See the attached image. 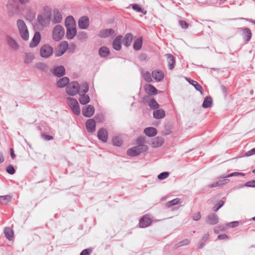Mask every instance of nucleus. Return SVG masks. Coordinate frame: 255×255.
<instances>
[{"instance_id": "cd10ccee", "label": "nucleus", "mask_w": 255, "mask_h": 255, "mask_svg": "<svg viewBox=\"0 0 255 255\" xmlns=\"http://www.w3.org/2000/svg\"><path fill=\"white\" fill-rule=\"evenodd\" d=\"M65 25L66 27H75V21L72 16H68L65 21Z\"/></svg>"}, {"instance_id": "bf43d9fd", "label": "nucleus", "mask_w": 255, "mask_h": 255, "mask_svg": "<svg viewBox=\"0 0 255 255\" xmlns=\"http://www.w3.org/2000/svg\"><path fill=\"white\" fill-rule=\"evenodd\" d=\"M132 8L133 10H135L137 12H142V8L137 4H132Z\"/></svg>"}, {"instance_id": "9b49d317", "label": "nucleus", "mask_w": 255, "mask_h": 255, "mask_svg": "<svg viewBox=\"0 0 255 255\" xmlns=\"http://www.w3.org/2000/svg\"><path fill=\"white\" fill-rule=\"evenodd\" d=\"M152 220L147 216H143L139 220V224L140 228H146L151 225Z\"/></svg>"}, {"instance_id": "37998d69", "label": "nucleus", "mask_w": 255, "mask_h": 255, "mask_svg": "<svg viewBox=\"0 0 255 255\" xmlns=\"http://www.w3.org/2000/svg\"><path fill=\"white\" fill-rule=\"evenodd\" d=\"M67 101L70 108H73V107L77 106L78 105V104H79L77 101L76 99L70 97L67 98Z\"/></svg>"}, {"instance_id": "2f4dec72", "label": "nucleus", "mask_w": 255, "mask_h": 255, "mask_svg": "<svg viewBox=\"0 0 255 255\" xmlns=\"http://www.w3.org/2000/svg\"><path fill=\"white\" fill-rule=\"evenodd\" d=\"M78 90L79 95L86 94L89 90L88 84L87 83H83L81 85L79 84Z\"/></svg>"}, {"instance_id": "7ed1b4c3", "label": "nucleus", "mask_w": 255, "mask_h": 255, "mask_svg": "<svg viewBox=\"0 0 255 255\" xmlns=\"http://www.w3.org/2000/svg\"><path fill=\"white\" fill-rule=\"evenodd\" d=\"M64 33V28L60 25H56L53 30L52 38L54 41H59L63 38Z\"/></svg>"}, {"instance_id": "9d476101", "label": "nucleus", "mask_w": 255, "mask_h": 255, "mask_svg": "<svg viewBox=\"0 0 255 255\" xmlns=\"http://www.w3.org/2000/svg\"><path fill=\"white\" fill-rule=\"evenodd\" d=\"M97 136L99 140L103 142H106L108 140V133L106 129L104 128H100L97 133Z\"/></svg>"}, {"instance_id": "ddd939ff", "label": "nucleus", "mask_w": 255, "mask_h": 255, "mask_svg": "<svg viewBox=\"0 0 255 255\" xmlns=\"http://www.w3.org/2000/svg\"><path fill=\"white\" fill-rule=\"evenodd\" d=\"M62 20V16L61 12L57 9L53 10V18L52 20V24H54L61 22Z\"/></svg>"}, {"instance_id": "ea45409f", "label": "nucleus", "mask_w": 255, "mask_h": 255, "mask_svg": "<svg viewBox=\"0 0 255 255\" xmlns=\"http://www.w3.org/2000/svg\"><path fill=\"white\" fill-rule=\"evenodd\" d=\"M190 84L193 85L197 91H200L201 93L203 91L202 87L197 82L194 80H190L189 81Z\"/></svg>"}, {"instance_id": "412c9836", "label": "nucleus", "mask_w": 255, "mask_h": 255, "mask_svg": "<svg viewBox=\"0 0 255 255\" xmlns=\"http://www.w3.org/2000/svg\"><path fill=\"white\" fill-rule=\"evenodd\" d=\"M168 63V67L170 70H172L175 65V59L174 57L171 54L166 55Z\"/></svg>"}, {"instance_id": "13d9d810", "label": "nucleus", "mask_w": 255, "mask_h": 255, "mask_svg": "<svg viewBox=\"0 0 255 255\" xmlns=\"http://www.w3.org/2000/svg\"><path fill=\"white\" fill-rule=\"evenodd\" d=\"M180 26L183 29H187L189 27V24L187 23L185 20H180L179 21Z\"/></svg>"}, {"instance_id": "aec40b11", "label": "nucleus", "mask_w": 255, "mask_h": 255, "mask_svg": "<svg viewBox=\"0 0 255 255\" xmlns=\"http://www.w3.org/2000/svg\"><path fill=\"white\" fill-rule=\"evenodd\" d=\"M144 90L145 93L150 95H155L157 94V90L151 84L146 85Z\"/></svg>"}, {"instance_id": "0e129e2a", "label": "nucleus", "mask_w": 255, "mask_h": 255, "mask_svg": "<svg viewBox=\"0 0 255 255\" xmlns=\"http://www.w3.org/2000/svg\"><path fill=\"white\" fill-rule=\"evenodd\" d=\"M190 243V241L188 239H185L180 242L178 243V246H182L184 245H187L189 244Z\"/></svg>"}, {"instance_id": "f257e3e1", "label": "nucleus", "mask_w": 255, "mask_h": 255, "mask_svg": "<svg viewBox=\"0 0 255 255\" xmlns=\"http://www.w3.org/2000/svg\"><path fill=\"white\" fill-rule=\"evenodd\" d=\"M16 25L21 38L23 40H28L29 39V32L24 21L21 19H18L16 22Z\"/></svg>"}, {"instance_id": "58836bf2", "label": "nucleus", "mask_w": 255, "mask_h": 255, "mask_svg": "<svg viewBox=\"0 0 255 255\" xmlns=\"http://www.w3.org/2000/svg\"><path fill=\"white\" fill-rule=\"evenodd\" d=\"M181 200L179 198H175V199H174L169 202H168L167 203H166V206L168 207H171L173 206H174L175 205H177L178 204H180L181 203Z\"/></svg>"}, {"instance_id": "e2e57ef3", "label": "nucleus", "mask_w": 255, "mask_h": 255, "mask_svg": "<svg viewBox=\"0 0 255 255\" xmlns=\"http://www.w3.org/2000/svg\"><path fill=\"white\" fill-rule=\"evenodd\" d=\"M200 218H201V214L199 212H198L195 213L192 217V219L194 221H198L200 219Z\"/></svg>"}, {"instance_id": "052dcab7", "label": "nucleus", "mask_w": 255, "mask_h": 255, "mask_svg": "<svg viewBox=\"0 0 255 255\" xmlns=\"http://www.w3.org/2000/svg\"><path fill=\"white\" fill-rule=\"evenodd\" d=\"M64 53L63 51L61 50V49L58 47L55 50V55L56 57H59L62 55Z\"/></svg>"}, {"instance_id": "393cba45", "label": "nucleus", "mask_w": 255, "mask_h": 255, "mask_svg": "<svg viewBox=\"0 0 255 255\" xmlns=\"http://www.w3.org/2000/svg\"><path fill=\"white\" fill-rule=\"evenodd\" d=\"M67 28L66 36L69 39H73L76 35L77 30L76 27H69Z\"/></svg>"}, {"instance_id": "423d86ee", "label": "nucleus", "mask_w": 255, "mask_h": 255, "mask_svg": "<svg viewBox=\"0 0 255 255\" xmlns=\"http://www.w3.org/2000/svg\"><path fill=\"white\" fill-rule=\"evenodd\" d=\"M238 29V31L241 33V35L245 42L248 43L250 41L252 36V33L249 28L240 27Z\"/></svg>"}, {"instance_id": "a211bd4d", "label": "nucleus", "mask_w": 255, "mask_h": 255, "mask_svg": "<svg viewBox=\"0 0 255 255\" xmlns=\"http://www.w3.org/2000/svg\"><path fill=\"white\" fill-rule=\"evenodd\" d=\"M52 73L55 76L60 77L65 74V69L64 66H59L53 69Z\"/></svg>"}, {"instance_id": "f8f14e48", "label": "nucleus", "mask_w": 255, "mask_h": 255, "mask_svg": "<svg viewBox=\"0 0 255 255\" xmlns=\"http://www.w3.org/2000/svg\"><path fill=\"white\" fill-rule=\"evenodd\" d=\"M95 112L94 107L91 105H88L87 107H85L82 109V114L86 117H92Z\"/></svg>"}, {"instance_id": "4be33fe9", "label": "nucleus", "mask_w": 255, "mask_h": 255, "mask_svg": "<svg viewBox=\"0 0 255 255\" xmlns=\"http://www.w3.org/2000/svg\"><path fill=\"white\" fill-rule=\"evenodd\" d=\"M164 142V139L162 137H156L152 139L151 146L153 148L161 146Z\"/></svg>"}, {"instance_id": "4d7b16f0", "label": "nucleus", "mask_w": 255, "mask_h": 255, "mask_svg": "<svg viewBox=\"0 0 255 255\" xmlns=\"http://www.w3.org/2000/svg\"><path fill=\"white\" fill-rule=\"evenodd\" d=\"M92 252L91 248H88L83 250L80 253V255H90Z\"/></svg>"}, {"instance_id": "2eb2a0df", "label": "nucleus", "mask_w": 255, "mask_h": 255, "mask_svg": "<svg viewBox=\"0 0 255 255\" xmlns=\"http://www.w3.org/2000/svg\"><path fill=\"white\" fill-rule=\"evenodd\" d=\"M41 40V35L39 32H36L29 44V47L33 48L37 46Z\"/></svg>"}, {"instance_id": "49530a36", "label": "nucleus", "mask_w": 255, "mask_h": 255, "mask_svg": "<svg viewBox=\"0 0 255 255\" xmlns=\"http://www.w3.org/2000/svg\"><path fill=\"white\" fill-rule=\"evenodd\" d=\"M58 47L65 53L68 47V43L67 41H62L59 44Z\"/></svg>"}, {"instance_id": "bb28decb", "label": "nucleus", "mask_w": 255, "mask_h": 255, "mask_svg": "<svg viewBox=\"0 0 255 255\" xmlns=\"http://www.w3.org/2000/svg\"><path fill=\"white\" fill-rule=\"evenodd\" d=\"M143 40L141 37L137 38L133 43V48L136 51L139 50L142 46Z\"/></svg>"}, {"instance_id": "20e7f679", "label": "nucleus", "mask_w": 255, "mask_h": 255, "mask_svg": "<svg viewBox=\"0 0 255 255\" xmlns=\"http://www.w3.org/2000/svg\"><path fill=\"white\" fill-rule=\"evenodd\" d=\"M7 8L9 16H13L18 13V4L16 0H9L7 4Z\"/></svg>"}, {"instance_id": "6ab92c4d", "label": "nucleus", "mask_w": 255, "mask_h": 255, "mask_svg": "<svg viewBox=\"0 0 255 255\" xmlns=\"http://www.w3.org/2000/svg\"><path fill=\"white\" fill-rule=\"evenodd\" d=\"M218 217L215 213L210 214L207 217V222L210 225H216L218 223Z\"/></svg>"}, {"instance_id": "09e8293b", "label": "nucleus", "mask_w": 255, "mask_h": 255, "mask_svg": "<svg viewBox=\"0 0 255 255\" xmlns=\"http://www.w3.org/2000/svg\"><path fill=\"white\" fill-rule=\"evenodd\" d=\"M245 186L250 187H255V180L249 181L246 182L244 185H240L239 188H243Z\"/></svg>"}, {"instance_id": "c756f323", "label": "nucleus", "mask_w": 255, "mask_h": 255, "mask_svg": "<svg viewBox=\"0 0 255 255\" xmlns=\"http://www.w3.org/2000/svg\"><path fill=\"white\" fill-rule=\"evenodd\" d=\"M69 82L68 78L65 77L60 79L57 82V86L59 88H63L66 86Z\"/></svg>"}, {"instance_id": "c9c22d12", "label": "nucleus", "mask_w": 255, "mask_h": 255, "mask_svg": "<svg viewBox=\"0 0 255 255\" xmlns=\"http://www.w3.org/2000/svg\"><path fill=\"white\" fill-rule=\"evenodd\" d=\"M209 237V235L208 233L205 234L202 237L201 241L199 243V245L198 246V249H201L204 246L206 242L207 241Z\"/></svg>"}, {"instance_id": "1a4fd4ad", "label": "nucleus", "mask_w": 255, "mask_h": 255, "mask_svg": "<svg viewBox=\"0 0 255 255\" xmlns=\"http://www.w3.org/2000/svg\"><path fill=\"white\" fill-rule=\"evenodd\" d=\"M78 26L80 29H87L90 25L89 18L87 16L81 17L78 20Z\"/></svg>"}, {"instance_id": "5fc2aeb1", "label": "nucleus", "mask_w": 255, "mask_h": 255, "mask_svg": "<svg viewBox=\"0 0 255 255\" xmlns=\"http://www.w3.org/2000/svg\"><path fill=\"white\" fill-rule=\"evenodd\" d=\"M73 112L76 115H79L80 113V109L79 104L71 108Z\"/></svg>"}, {"instance_id": "f03ea898", "label": "nucleus", "mask_w": 255, "mask_h": 255, "mask_svg": "<svg viewBox=\"0 0 255 255\" xmlns=\"http://www.w3.org/2000/svg\"><path fill=\"white\" fill-rule=\"evenodd\" d=\"M148 150L146 145H137L133 146L127 151V154L130 156H136L140 153L146 152Z\"/></svg>"}, {"instance_id": "680f3d73", "label": "nucleus", "mask_w": 255, "mask_h": 255, "mask_svg": "<svg viewBox=\"0 0 255 255\" xmlns=\"http://www.w3.org/2000/svg\"><path fill=\"white\" fill-rule=\"evenodd\" d=\"M229 181V179H220L217 182H218L219 186H221L222 185L227 184Z\"/></svg>"}, {"instance_id": "3c124183", "label": "nucleus", "mask_w": 255, "mask_h": 255, "mask_svg": "<svg viewBox=\"0 0 255 255\" xmlns=\"http://www.w3.org/2000/svg\"><path fill=\"white\" fill-rule=\"evenodd\" d=\"M169 172H163L160 173L158 175L157 177L159 180H163V179H165L166 178H167L168 176H169Z\"/></svg>"}, {"instance_id": "6e6552de", "label": "nucleus", "mask_w": 255, "mask_h": 255, "mask_svg": "<svg viewBox=\"0 0 255 255\" xmlns=\"http://www.w3.org/2000/svg\"><path fill=\"white\" fill-rule=\"evenodd\" d=\"M6 42L8 47L13 50H17L19 48V44L17 41L11 36L7 35L6 36Z\"/></svg>"}, {"instance_id": "a878e982", "label": "nucleus", "mask_w": 255, "mask_h": 255, "mask_svg": "<svg viewBox=\"0 0 255 255\" xmlns=\"http://www.w3.org/2000/svg\"><path fill=\"white\" fill-rule=\"evenodd\" d=\"M144 133L146 135L151 137L155 136L157 134V131L156 128L153 127H149L144 129Z\"/></svg>"}, {"instance_id": "4468645a", "label": "nucleus", "mask_w": 255, "mask_h": 255, "mask_svg": "<svg viewBox=\"0 0 255 255\" xmlns=\"http://www.w3.org/2000/svg\"><path fill=\"white\" fill-rule=\"evenodd\" d=\"M123 41V36L122 35L118 36L113 42V48L117 51L121 50L122 47V43Z\"/></svg>"}, {"instance_id": "c85d7f7f", "label": "nucleus", "mask_w": 255, "mask_h": 255, "mask_svg": "<svg viewBox=\"0 0 255 255\" xmlns=\"http://www.w3.org/2000/svg\"><path fill=\"white\" fill-rule=\"evenodd\" d=\"M153 117L156 119H160L164 118L165 116V112L162 109H158L153 111Z\"/></svg>"}, {"instance_id": "39448f33", "label": "nucleus", "mask_w": 255, "mask_h": 255, "mask_svg": "<svg viewBox=\"0 0 255 255\" xmlns=\"http://www.w3.org/2000/svg\"><path fill=\"white\" fill-rule=\"evenodd\" d=\"M79 83L73 81L68 84L66 88V93L70 96H74L78 93Z\"/></svg>"}, {"instance_id": "dca6fc26", "label": "nucleus", "mask_w": 255, "mask_h": 255, "mask_svg": "<svg viewBox=\"0 0 255 255\" xmlns=\"http://www.w3.org/2000/svg\"><path fill=\"white\" fill-rule=\"evenodd\" d=\"M152 77L157 82H160L164 77L163 72L160 70H155L152 72Z\"/></svg>"}, {"instance_id": "e433bc0d", "label": "nucleus", "mask_w": 255, "mask_h": 255, "mask_svg": "<svg viewBox=\"0 0 255 255\" xmlns=\"http://www.w3.org/2000/svg\"><path fill=\"white\" fill-rule=\"evenodd\" d=\"M113 143L114 145L120 146L123 143L122 139L120 136L116 135L113 137L112 139Z\"/></svg>"}, {"instance_id": "6e6d98bb", "label": "nucleus", "mask_w": 255, "mask_h": 255, "mask_svg": "<svg viewBox=\"0 0 255 255\" xmlns=\"http://www.w3.org/2000/svg\"><path fill=\"white\" fill-rule=\"evenodd\" d=\"M145 140L144 137L140 136L136 139V144L137 145H145Z\"/></svg>"}, {"instance_id": "69168bd1", "label": "nucleus", "mask_w": 255, "mask_h": 255, "mask_svg": "<svg viewBox=\"0 0 255 255\" xmlns=\"http://www.w3.org/2000/svg\"><path fill=\"white\" fill-rule=\"evenodd\" d=\"M254 154H255V148L251 149L245 153L246 156H250Z\"/></svg>"}, {"instance_id": "8fccbe9b", "label": "nucleus", "mask_w": 255, "mask_h": 255, "mask_svg": "<svg viewBox=\"0 0 255 255\" xmlns=\"http://www.w3.org/2000/svg\"><path fill=\"white\" fill-rule=\"evenodd\" d=\"M36 67L43 71H46L48 68V66L46 64L41 62L37 63L36 64Z\"/></svg>"}, {"instance_id": "864d4df0", "label": "nucleus", "mask_w": 255, "mask_h": 255, "mask_svg": "<svg viewBox=\"0 0 255 255\" xmlns=\"http://www.w3.org/2000/svg\"><path fill=\"white\" fill-rule=\"evenodd\" d=\"M224 204V202L223 200H221L219 201L218 204L215 205L213 208V210L215 212H217L220 208H221Z\"/></svg>"}, {"instance_id": "5701e85b", "label": "nucleus", "mask_w": 255, "mask_h": 255, "mask_svg": "<svg viewBox=\"0 0 255 255\" xmlns=\"http://www.w3.org/2000/svg\"><path fill=\"white\" fill-rule=\"evenodd\" d=\"M115 31L112 29H105L100 31L98 35L100 37L106 38L113 34Z\"/></svg>"}, {"instance_id": "79ce46f5", "label": "nucleus", "mask_w": 255, "mask_h": 255, "mask_svg": "<svg viewBox=\"0 0 255 255\" xmlns=\"http://www.w3.org/2000/svg\"><path fill=\"white\" fill-rule=\"evenodd\" d=\"M142 77L144 80L148 83H150L152 81V75L148 71H145L142 73Z\"/></svg>"}, {"instance_id": "473e14b6", "label": "nucleus", "mask_w": 255, "mask_h": 255, "mask_svg": "<svg viewBox=\"0 0 255 255\" xmlns=\"http://www.w3.org/2000/svg\"><path fill=\"white\" fill-rule=\"evenodd\" d=\"M79 101L82 105H86L90 102V99L89 96L86 94H80Z\"/></svg>"}, {"instance_id": "0eeeda50", "label": "nucleus", "mask_w": 255, "mask_h": 255, "mask_svg": "<svg viewBox=\"0 0 255 255\" xmlns=\"http://www.w3.org/2000/svg\"><path fill=\"white\" fill-rule=\"evenodd\" d=\"M53 52V49L51 46L45 44L40 48V55L42 57L47 58L52 54Z\"/></svg>"}, {"instance_id": "de8ad7c7", "label": "nucleus", "mask_w": 255, "mask_h": 255, "mask_svg": "<svg viewBox=\"0 0 255 255\" xmlns=\"http://www.w3.org/2000/svg\"><path fill=\"white\" fill-rule=\"evenodd\" d=\"M37 20L39 24L42 26H45L47 24V22L46 21L45 19L41 15L37 16Z\"/></svg>"}, {"instance_id": "4c0bfd02", "label": "nucleus", "mask_w": 255, "mask_h": 255, "mask_svg": "<svg viewBox=\"0 0 255 255\" xmlns=\"http://www.w3.org/2000/svg\"><path fill=\"white\" fill-rule=\"evenodd\" d=\"M11 201V196L9 195L0 196V204L5 205Z\"/></svg>"}, {"instance_id": "a19ab883", "label": "nucleus", "mask_w": 255, "mask_h": 255, "mask_svg": "<svg viewBox=\"0 0 255 255\" xmlns=\"http://www.w3.org/2000/svg\"><path fill=\"white\" fill-rule=\"evenodd\" d=\"M35 12L31 10H28L25 14V18L27 20L31 21L35 16Z\"/></svg>"}, {"instance_id": "774afa93", "label": "nucleus", "mask_w": 255, "mask_h": 255, "mask_svg": "<svg viewBox=\"0 0 255 255\" xmlns=\"http://www.w3.org/2000/svg\"><path fill=\"white\" fill-rule=\"evenodd\" d=\"M228 239V237L226 234H223L221 235H219L218 236V239L220 240H226V239Z\"/></svg>"}, {"instance_id": "72a5a7b5", "label": "nucleus", "mask_w": 255, "mask_h": 255, "mask_svg": "<svg viewBox=\"0 0 255 255\" xmlns=\"http://www.w3.org/2000/svg\"><path fill=\"white\" fill-rule=\"evenodd\" d=\"M99 53L101 57H106L110 54V50L107 47L103 46L100 48Z\"/></svg>"}, {"instance_id": "603ef678", "label": "nucleus", "mask_w": 255, "mask_h": 255, "mask_svg": "<svg viewBox=\"0 0 255 255\" xmlns=\"http://www.w3.org/2000/svg\"><path fill=\"white\" fill-rule=\"evenodd\" d=\"M6 170L8 173L12 175L15 172V170L13 166L11 165H9L6 167Z\"/></svg>"}, {"instance_id": "338daca9", "label": "nucleus", "mask_w": 255, "mask_h": 255, "mask_svg": "<svg viewBox=\"0 0 255 255\" xmlns=\"http://www.w3.org/2000/svg\"><path fill=\"white\" fill-rule=\"evenodd\" d=\"M41 136L46 140H50L53 139V137L52 136L46 135L45 134H42Z\"/></svg>"}, {"instance_id": "a18cd8bd", "label": "nucleus", "mask_w": 255, "mask_h": 255, "mask_svg": "<svg viewBox=\"0 0 255 255\" xmlns=\"http://www.w3.org/2000/svg\"><path fill=\"white\" fill-rule=\"evenodd\" d=\"M148 105L151 109L153 110L158 109L159 106V104L154 99L150 100Z\"/></svg>"}, {"instance_id": "f704fd0d", "label": "nucleus", "mask_w": 255, "mask_h": 255, "mask_svg": "<svg viewBox=\"0 0 255 255\" xmlns=\"http://www.w3.org/2000/svg\"><path fill=\"white\" fill-rule=\"evenodd\" d=\"M212 104V99L210 97H207L204 100L202 107L204 108L210 107Z\"/></svg>"}, {"instance_id": "b1692460", "label": "nucleus", "mask_w": 255, "mask_h": 255, "mask_svg": "<svg viewBox=\"0 0 255 255\" xmlns=\"http://www.w3.org/2000/svg\"><path fill=\"white\" fill-rule=\"evenodd\" d=\"M133 39V35L130 33H128L125 36L123 40L124 45L126 47H128L130 45Z\"/></svg>"}, {"instance_id": "7c9ffc66", "label": "nucleus", "mask_w": 255, "mask_h": 255, "mask_svg": "<svg viewBox=\"0 0 255 255\" xmlns=\"http://www.w3.org/2000/svg\"><path fill=\"white\" fill-rule=\"evenodd\" d=\"M4 233L5 237L9 240L11 241L13 238V230L9 228L6 227L4 230Z\"/></svg>"}, {"instance_id": "c03bdc74", "label": "nucleus", "mask_w": 255, "mask_h": 255, "mask_svg": "<svg viewBox=\"0 0 255 255\" xmlns=\"http://www.w3.org/2000/svg\"><path fill=\"white\" fill-rule=\"evenodd\" d=\"M34 56L31 53H26L25 54L24 62L26 64H29L31 63L33 60Z\"/></svg>"}, {"instance_id": "f3484780", "label": "nucleus", "mask_w": 255, "mask_h": 255, "mask_svg": "<svg viewBox=\"0 0 255 255\" xmlns=\"http://www.w3.org/2000/svg\"><path fill=\"white\" fill-rule=\"evenodd\" d=\"M86 127L89 132H94L96 129L95 121L92 119L88 120L86 123Z\"/></svg>"}]
</instances>
